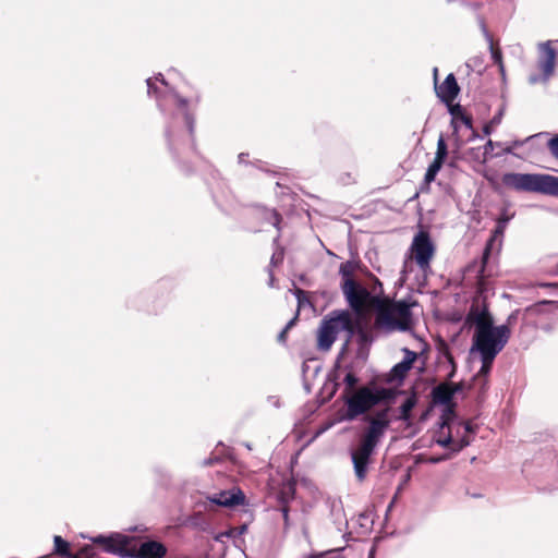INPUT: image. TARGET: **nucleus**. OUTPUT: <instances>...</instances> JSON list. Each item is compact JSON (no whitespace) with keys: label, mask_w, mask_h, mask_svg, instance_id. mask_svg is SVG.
Instances as JSON below:
<instances>
[{"label":"nucleus","mask_w":558,"mask_h":558,"mask_svg":"<svg viewBox=\"0 0 558 558\" xmlns=\"http://www.w3.org/2000/svg\"><path fill=\"white\" fill-rule=\"evenodd\" d=\"M396 397V391L390 388L384 387H369L363 386L344 396V403L347 407L345 418L354 420L371 411L374 407L380 403H389Z\"/></svg>","instance_id":"4"},{"label":"nucleus","mask_w":558,"mask_h":558,"mask_svg":"<svg viewBox=\"0 0 558 558\" xmlns=\"http://www.w3.org/2000/svg\"><path fill=\"white\" fill-rule=\"evenodd\" d=\"M368 558H373V550L371 551V554H369V557H368Z\"/></svg>","instance_id":"50"},{"label":"nucleus","mask_w":558,"mask_h":558,"mask_svg":"<svg viewBox=\"0 0 558 558\" xmlns=\"http://www.w3.org/2000/svg\"><path fill=\"white\" fill-rule=\"evenodd\" d=\"M269 215L271 216L272 219V226L279 228L278 226L280 222V216L276 211H270Z\"/></svg>","instance_id":"34"},{"label":"nucleus","mask_w":558,"mask_h":558,"mask_svg":"<svg viewBox=\"0 0 558 558\" xmlns=\"http://www.w3.org/2000/svg\"><path fill=\"white\" fill-rule=\"evenodd\" d=\"M282 257H283L282 252L274 253L271 256V264L277 265L278 263H280L282 260Z\"/></svg>","instance_id":"33"},{"label":"nucleus","mask_w":558,"mask_h":558,"mask_svg":"<svg viewBox=\"0 0 558 558\" xmlns=\"http://www.w3.org/2000/svg\"><path fill=\"white\" fill-rule=\"evenodd\" d=\"M54 551L66 558H88L95 555V549L92 545H85L80 549L77 555L72 556L69 551V543L65 542L61 536H54Z\"/></svg>","instance_id":"15"},{"label":"nucleus","mask_w":558,"mask_h":558,"mask_svg":"<svg viewBox=\"0 0 558 558\" xmlns=\"http://www.w3.org/2000/svg\"><path fill=\"white\" fill-rule=\"evenodd\" d=\"M376 319L378 328L386 331H407L413 325L410 304L405 301L393 302L388 299L376 300Z\"/></svg>","instance_id":"5"},{"label":"nucleus","mask_w":558,"mask_h":558,"mask_svg":"<svg viewBox=\"0 0 558 558\" xmlns=\"http://www.w3.org/2000/svg\"><path fill=\"white\" fill-rule=\"evenodd\" d=\"M436 442L441 446V447H448L451 442H452V436L450 434V432L448 433V435L446 436H439L437 439H436Z\"/></svg>","instance_id":"28"},{"label":"nucleus","mask_w":558,"mask_h":558,"mask_svg":"<svg viewBox=\"0 0 558 558\" xmlns=\"http://www.w3.org/2000/svg\"><path fill=\"white\" fill-rule=\"evenodd\" d=\"M548 147L551 154L558 159V135L549 141Z\"/></svg>","instance_id":"29"},{"label":"nucleus","mask_w":558,"mask_h":558,"mask_svg":"<svg viewBox=\"0 0 558 558\" xmlns=\"http://www.w3.org/2000/svg\"><path fill=\"white\" fill-rule=\"evenodd\" d=\"M287 330L282 329V331L278 335V341L279 342H284L286 341V336H287Z\"/></svg>","instance_id":"38"},{"label":"nucleus","mask_w":558,"mask_h":558,"mask_svg":"<svg viewBox=\"0 0 558 558\" xmlns=\"http://www.w3.org/2000/svg\"><path fill=\"white\" fill-rule=\"evenodd\" d=\"M282 518H283V527L284 531H287L290 527V519H289V508L287 506H283L281 508Z\"/></svg>","instance_id":"30"},{"label":"nucleus","mask_w":558,"mask_h":558,"mask_svg":"<svg viewBox=\"0 0 558 558\" xmlns=\"http://www.w3.org/2000/svg\"><path fill=\"white\" fill-rule=\"evenodd\" d=\"M470 444L469 440L462 439L460 446L458 447V450L462 449L463 447L468 446Z\"/></svg>","instance_id":"41"},{"label":"nucleus","mask_w":558,"mask_h":558,"mask_svg":"<svg viewBox=\"0 0 558 558\" xmlns=\"http://www.w3.org/2000/svg\"><path fill=\"white\" fill-rule=\"evenodd\" d=\"M208 500L218 506L234 507L245 504V495L240 488L233 487L209 496Z\"/></svg>","instance_id":"14"},{"label":"nucleus","mask_w":558,"mask_h":558,"mask_svg":"<svg viewBox=\"0 0 558 558\" xmlns=\"http://www.w3.org/2000/svg\"><path fill=\"white\" fill-rule=\"evenodd\" d=\"M210 463H211V460H205V461H204V464H205V465H208V464H210Z\"/></svg>","instance_id":"47"},{"label":"nucleus","mask_w":558,"mask_h":558,"mask_svg":"<svg viewBox=\"0 0 558 558\" xmlns=\"http://www.w3.org/2000/svg\"><path fill=\"white\" fill-rule=\"evenodd\" d=\"M402 351L404 353L403 360L401 362L397 363L391 368V371L389 372V374L387 376V381L390 384L402 383L403 379L405 378L407 374L409 373V371L412 368L413 363L417 359L416 352L411 351L407 348H404Z\"/></svg>","instance_id":"13"},{"label":"nucleus","mask_w":558,"mask_h":558,"mask_svg":"<svg viewBox=\"0 0 558 558\" xmlns=\"http://www.w3.org/2000/svg\"><path fill=\"white\" fill-rule=\"evenodd\" d=\"M343 383L345 385L344 389V396L350 395L351 392L355 391V386L359 383V378L351 372L347 373V375L343 378Z\"/></svg>","instance_id":"24"},{"label":"nucleus","mask_w":558,"mask_h":558,"mask_svg":"<svg viewBox=\"0 0 558 558\" xmlns=\"http://www.w3.org/2000/svg\"><path fill=\"white\" fill-rule=\"evenodd\" d=\"M494 129L495 126L490 122L486 123L483 128L484 135L489 136L493 133Z\"/></svg>","instance_id":"35"},{"label":"nucleus","mask_w":558,"mask_h":558,"mask_svg":"<svg viewBox=\"0 0 558 558\" xmlns=\"http://www.w3.org/2000/svg\"><path fill=\"white\" fill-rule=\"evenodd\" d=\"M438 95L447 100H452L459 93V87L453 74H449L444 83L437 88Z\"/></svg>","instance_id":"19"},{"label":"nucleus","mask_w":558,"mask_h":558,"mask_svg":"<svg viewBox=\"0 0 558 558\" xmlns=\"http://www.w3.org/2000/svg\"><path fill=\"white\" fill-rule=\"evenodd\" d=\"M497 65H498V68H499V72H500L501 76H505L506 71H505V65H504V63H500V64H497Z\"/></svg>","instance_id":"40"},{"label":"nucleus","mask_w":558,"mask_h":558,"mask_svg":"<svg viewBox=\"0 0 558 558\" xmlns=\"http://www.w3.org/2000/svg\"><path fill=\"white\" fill-rule=\"evenodd\" d=\"M146 83L148 95L156 96L158 107L167 118L166 134L170 147L174 145L177 136H192L194 117L189 100L179 96L160 73L147 78Z\"/></svg>","instance_id":"1"},{"label":"nucleus","mask_w":558,"mask_h":558,"mask_svg":"<svg viewBox=\"0 0 558 558\" xmlns=\"http://www.w3.org/2000/svg\"><path fill=\"white\" fill-rule=\"evenodd\" d=\"M459 390L460 385L440 384L433 389V400L435 403L448 405L451 403L454 393Z\"/></svg>","instance_id":"16"},{"label":"nucleus","mask_w":558,"mask_h":558,"mask_svg":"<svg viewBox=\"0 0 558 558\" xmlns=\"http://www.w3.org/2000/svg\"><path fill=\"white\" fill-rule=\"evenodd\" d=\"M538 58L535 70L527 77L531 85L547 84L555 75L557 65V51L551 41L541 43L537 47Z\"/></svg>","instance_id":"8"},{"label":"nucleus","mask_w":558,"mask_h":558,"mask_svg":"<svg viewBox=\"0 0 558 558\" xmlns=\"http://www.w3.org/2000/svg\"><path fill=\"white\" fill-rule=\"evenodd\" d=\"M373 292L375 293V295H378L379 298H380V294L383 293V284L378 279H375Z\"/></svg>","instance_id":"32"},{"label":"nucleus","mask_w":558,"mask_h":558,"mask_svg":"<svg viewBox=\"0 0 558 558\" xmlns=\"http://www.w3.org/2000/svg\"><path fill=\"white\" fill-rule=\"evenodd\" d=\"M446 458H447L446 456H441V457H430V458L428 459V462H430V463H438V462H440V461L445 460Z\"/></svg>","instance_id":"36"},{"label":"nucleus","mask_w":558,"mask_h":558,"mask_svg":"<svg viewBox=\"0 0 558 558\" xmlns=\"http://www.w3.org/2000/svg\"><path fill=\"white\" fill-rule=\"evenodd\" d=\"M502 118H504V109L501 108L492 119H490V123L496 128L498 126L501 121H502Z\"/></svg>","instance_id":"31"},{"label":"nucleus","mask_w":558,"mask_h":558,"mask_svg":"<svg viewBox=\"0 0 558 558\" xmlns=\"http://www.w3.org/2000/svg\"><path fill=\"white\" fill-rule=\"evenodd\" d=\"M502 184L517 192L541 193L558 196V177L544 173L508 172L501 177Z\"/></svg>","instance_id":"6"},{"label":"nucleus","mask_w":558,"mask_h":558,"mask_svg":"<svg viewBox=\"0 0 558 558\" xmlns=\"http://www.w3.org/2000/svg\"><path fill=\"white\" fill-rule=\"evenodd\" d=\"M244 446H245V448H246V449H248V450H251V449H252V447H251V445H250L248 442H245V444H244Z\"/></svg>","instance_id":"46"},{"label":"nucleus","mask_w":558,"mask_h":558,"mask_svg":"<svg viewBox=\"0 0 558 558\" xmlns=\"http://www.w3.org/2000/svg\"><path fill=\"white\" fill-rule=\"evenodd\" d=\"M512 217H513V215H508L506 211H504L497 220V227H496L495 233L502 234L506 229L507 223L511 220Z\"/></svg>","instance_id":"26"},{"label":"nucleus","mask_w":558,"mask_h":558,"mask_svg":"<svg viewBox=\"0 0 558 558\" xmlns=\"http://www.w3.org/2000/svg\"><path fill=\"white\" fill-rule=\"evenodd\" d=\"M341 291L347 303L356 314H362L369 305L376 307V300H380L378 295H372V293L357 281H347L345 286H341Z\"/></svg>","instance_id":"9"},{"label":"nucleus","mask_w":558,"mask_h":558,"mask_svg":"<svg viewBox=\"0 0 558 558\" xmlns=\"http://www.w3.org/2000/svg\"><path fill=\"white\" fill-rule=\"evenodd\" d=\"M389 411V408L378 411L369 420V425L362 436L360 445L351 452L354 474L360 482L365 480L371 457L390 425Z\"/></svg>","instance_id":"3"},{"label":"nucleus","mask_w":558,"mask_h":558,"mask_svg":"<svg viewBox=\"0 0 558 558\" xmlns=\"http://www.w3.org/2000/svg\"><path fill=\"white\" fill-rule=\"evenodd\" d=\"M337 558H343V557H341V556H337Z\"/></svg>","instance_id":"51"},{"label":"nucleus","mask_w":558,"mask_h":558,"mask_svg":"<svg viewBox=\"0 0 558 558\" xmlns=\"http://www.w3.org/2000/svg\"><path fill=\"white\" fill-rule=\"evenodd\" d=\"M525 316L529 319L534 318L536 327L547 329V325L543 320H554L558 317V302L543 301L533 304L525 310Z\"/></svg>","instance_id":"12"},{"label":"nucleus","mask_w":558,"mask_h":558,"mask_svg":"<svg viewBox=\"0 0 558 558\" xmlns=\"http://www.w3.org/2000/svg\"><path fill=\"white\" fill-rule=\"evenodd\" d=\"M441 169V165H439L438 162H432L428 168H427V171L425 173V182L427 184H429L430 182H433L437 175V173L439 172V170Z\"/></svg>","instance_id":"25"},{"label":"nucleus","mask_w":558,"mask_h":558,"mask_svg":"<svg viewBox=\"0 0 558 558\" xmlns=\"http://www.w3.org/2000/svg\"><path fill=\"white\" fill-rule=\"evenodd\" d=\"M166 547L155 541H148L145 543H142L137 553L136 557L138 558H162L166 555Z\"/></svg>","instance_id":"18"},{"label":"nucleus","mask_w":558,"mask_h":558,"mask_svg":"<svg viewBox=\"0 0 558 558\" xmlns=\"http://www.w3.org/2000/svg\"><path fill=\"white\" fill-rule=\"evenodd\" d=\"M93 543L101 545L104 551L121 557L134 556L135 554L133 538L129 535L119 533L110 536L99 535L93 538Z\"/></svg>","instance_id":"10"},{"label":"nucleus","mask_w":558,"mask_h":558,"mask_svg":"<svg viewBox=\"0 0 558 558\" xmlns=\"http://www.w3.org/2000/svg\"><path fill=\"white\" fill-rule=\"evenodd\" d=\"M447 155H448L447 144L445 142L444 136L440 135L437 141V150H436V156H435L434 162H438L439 165L442 166Z\"/></svg>","instance_id":"22"},{"label":"nucleus","mask_w":558,"mask_h":558,"mask_svg":"<svg viewBox=\"0 0 558 558\" xmlns=\"http://www.w3.org/2000/svg\"><path fill=\"white\" fill-rule=\"evenodd\" d=\"M269 275H270V278H269V286H270V287H274V281H275V279H274L272 272L270 271V272H269Z\"/></svg>","instance_id":"43"},{"label":"nucleus","mask_w":558,"mask_h":558,"mask_svg":"<svg viewBox=\"0 0 558 558\" xmlns=\"http://www.w3.org/2000/svg\"><path fill=\"white\" fill-rule=\"evenodd\" d=\"M296 319H298V314L287 323V325L283 329L288 331L295 324Z\"/></svg>","instance_id":"37"},{"label":"nucleus","mask_w":558,"mask_h":558,"mask_svg":"<svg viewBox=\"0 0 558 558\" xmlns=\"http://www.w3.org/2000/svg\"><path fill=\"white\" fill-rule=\"evenodd\" d=\"M345 332L347 341L354 335V323L349 311H333L320 323L317 331V347L322 351H328L337 337Z\"/></svg>","instance_id":"7"},{"label":"nucleus","mask_w":558,"mask_h":558,"mask_svg":"<svg viewBox=\"0 0 558 558\" xmlns=\"http://www.w3.org/2000/svg\"><path fill=\"white\" fill-rule=\"evenodd\" d=\"M514 319V314L508 317L507 324L494 326L493 317L486 307L472 306L465 324L474 327L473 344L471 352L486 355V359H495L507 344L511 330L509 325Z\"/></svg>","instance_id":"2"},{"label":"nucleus","mask_w":558,"mask_h":558,"mask_svg":"<svg viewBox=\"0 0 558 558\" xmlns=\"http://www.w3.org/2000/svg\"><path fill=\"white\" fill-rule=\"evenodd\" d=\"M415 404H416V398L414 396L407 398V400L399 408V410H400L399 420L404 421V422L409 421L411 411L413 410Z\"/></svg>","instance_id":"21"},{"label":"nucleus","mask_w":558,"mask_h":558,"mask_svg":"<svg viewBox=\"0 0 558 558\" xmlns=\"http://www.w3.org/2000/svg\"><path fill=\"white\" fill-rule=\"evenodd\" d=\"M246 529H247V527H246V525H242V526L240 527V533H241V534H242V533H244V532L246 531Z\"/></svg>","instance_id":"44"},{"label":"nucleus","mask_w":558,"mask_h":558,"mask_svg":"<svg viewBox=\"0 0 558 558\" xmlns=\"http://www.w3.org/2000/svg\"><path fill=\"white\" fill-rule=\"evenodd\" d=\"M481 27H482V29H483V32H484L485 37H486V38L489 40V43H490V52H492V58H493L494 62H495L496 64H500V63H502V56H501V51H500L499 49H495V48H494L493 43H492V38H490V36H489V34H488V32H487V29H486L485 24H484L482 21H481Z\"/></svg>","instance_id":"23"},{"label":"nucleus","mask_w":558,"mask_h":558,"mask_svg":"<svg viewBox=\"0 0 558 558\" xmlns=\"http://www.w3.org/2000/svg\"><path fill=\"white\" fill-rule=\"evenodd\" d=\"M434 76H437V68L434 69Z\"/></svg>","instance_id":"48"},{"label":"nucleus","mask_w":558,"mask_h":558,"mask_svg":"<svg viewBox=\"0 0 558 558\" xmlns=\"http://www.w3.org/2000/svg\"><path fill=\"white\" fill-rule=\"evenodd\" d=\"M411 252L414 260L422 270L429 268V263L434 256L435 247L426 232H418L412 242Z\"/></svg>","instance_id":"11"},{"label":"nucleus","mask_w":558,"mask_h":558,"mask_svg":"<svg viewBox=\"0 0 558 558\" xmlns=\"http://www.w3.org/2000/svg\"><path fill=\"white\" fill-rule=\"evenodd\" d=\"M446 426L450 429V426L446 422H442L441 429H444Z\"/></svg>","instance_id":"45"},{"label":"nucleus","mask_w":558,"mask_h":558,"mask_svg":"<svg viewBox=\"0 0 558 558\" xmlns=\"http://www.w3.org/2000/svg\"><path fill=\"white\" fill-rule=\"evenodd\" d=\"M245 156H246V155H245V154H243V153H242V154H240V155H239V157H238V158H239V162H241V163H242V162H244V161H245Z\"/></svg>","instance_id":"42"},{"label":"nucleus","mask_w":558,"mask_h":558,"mask_svg":"<svg viewBox=\"0 0 558 558\" xmlns=\"http://www.w3.org/2000/svg\"><path fill=\"white\" fill-rule=\"evenodd\" d=\"M532 136L525 138L524 141H513L510 144L504 146L500 142H493L488 140L487 143L483 147V159L484 161L490 159L493 157L492 153L495 147H502V153L496 154V157H499L504 154H513V150L518 147H521L525 142L530 141Z\"/></svg>","instance_id":"17"},{"label":"nucleus","mask_w":558,"mask_h":558,"mask_svg":"<svg viewBox=\"0 0 558 558\" xmlns=\"http://www.w3.org/2000/svg\"><path fill=\"white\" fill-rule=\"evenodd\" d=\"M355 269L356 264L352 260H348L340 265L339 274L341 276V286H345L347 281H355L353 278Z\"/></svg>","instance_id":"20"},{"label":"nucleus","mask_w":558,"mask_h":558,"mask_svg":"<svg viewBox=\"0 0 558 558\" xmlns=\"http://www.w3.org/2000/svg\"><path fill=\"white\" fill-rule=\"evenodd\" d=\"M462 120H463V123L465 124L466 128H469V129L472 128V122H471L470 118L463 117Z\"/></svg>","instance_id":"39"},{"label":"nucleus","mask_w":558,"mask_h":558,"mask_svg":"<svg viewBox=\"0 0 558 558\" xmlns=\"http://www.w3.org/2000/svg\"><path fill=\"white\" fill-rule=\"evenodd\" d=\"M482 361V366L480 371L477 372V376H487L490 372L493 362L495 359H486V355H480Z\"/></svg>","instance_id":"27"},{"label":"nucleus","mask_w":558,"mask_h":558,"mask_svg":"<svg viewBox=\"0 0 558 558\" xmlns=\"http://www.w3.org/2000/svg\"><path fill=\"white\" fill-rule=\"evenodd\" d=\"M464 429H465V432H469V430H470L469 425H465V426H464Z\"/></svg>","instance_id":"49"}]
</instances>
